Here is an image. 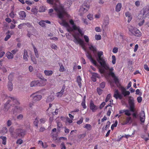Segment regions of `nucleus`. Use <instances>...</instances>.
Wrapping results in <instances>:
<instances>
[{
    "instance_id": "obj_1",
    "label": "nucleus",
    "mask_w": 149,
    "mask_h": 149,
    "mask_svg": "<svg viewBox=\"0 0 149 149\" xmlns=\"http://www.w3.org/2000/svg\"><path fill=\"white\" fill-rule=\"evenodd\" d=\"M69 23L72 26V27L70 26L68 23L65 21H63L60 24L61 25L65 27L67 31L69 32H73L72 35L74 39L73 41L76 44H79L81 46L82 48L86 52V54L87 57L90 60L91 62L95 66L97 65V63L96 61L93 59L92 57L91 54L89 52L86 50V48L84 41L79 38L80 34L83 35L82 31L80 29L79 26H77L75 24L74 21L72 19L69 20Z\"/></svg>"
},
{
    "instance_id": "obj_2",
    "label": "nucleus",
    "mask_w": 149,
    "mask_h": 149,
    "mask_svg": "<svg viewBox=\"0 0 149 149\" xmlns=\"http://www.w3.org/2000/svg\"><path fill=\"white\" fill-rule=\"evenodd\" d=\"M97 50L95 53L93 54L96 56L97 57V60L102 66L106 70L109 69V74L113 78V80L116 84H118L119 83L118 80V78L116 76L113 71V67H109V65L106 63L107 61L104 58L103 53L102 51H98L96 53V55L95 54Z\"/></svg>"
},
{
    "instance_id": "obj_3",
    "label": "nucleus",
    "mask_w": 149,
    "mask_h": 149,
    "mask_svg": "<svg viewBox=\"0 0 149 149\" xmlns=\"http://www.w3.org/2000/svg\"><path fill=\"white\" fill-rule=\"evenodd\" d=\"M47 2L53 5V7L54 10L57 13L59 18L61 20V21H59V24L61 25V22H62L63 21L67 22L66 20L63 19V17L65 16L68 17L69 15L66 12L63 6L59 4L58 0H47Z\"/></svg>"
},
{
    "instance_id": "obj_4",
    "label": "nucleus",
    "mask_w": 149,
    "mask_h": 149,
    "mask_svg": "<svg viewBox=\"0 0 149 149\" xmlns=\"http://www.w3.org/2000/svg\"><path fill=\"white\" fill-rule=\"evenodd\" d=\"M3 98L4 100H7V101L4 105V107L6 109H7L9 107L10 104H9V101H10L11 102H13L14 103L13 104V109L12 111L14 114L19 113L23 110V107L19 105L20 103L17 99L13 97L8 96L7 95L5 94L3 95Z\"/></svg>"
},
{
    "instance_id": "obj_5",
    "label": "nucleus",
    "mask_w": 149,
    "mask_h": 149,
    "mask_svg": "<svg viewBox=\"0 0 149 149\" xmlns=\"http://www.w3.org/2000/svg\"><path fill=\"white\" fill-rule=\"evenodd\" d=\"M148 14V13L146 9H143L141 11L136 19V21L139 26H141L144 23V19L147 17Z\"/></svg>"
},
{
    "instance_id": "obj_6",
    "label": "nucleus",
    "mask_w": 149,
    "mask_h": 149,
    "mask_svg": "<svg viewBox=\"0 0 149 149\" xmlns=\"http://www.w3.org/2000/svg\"><path fill=\"white\" fill-rule=\"evenodd\" d=\"M133 97L131 96L128 97V103L130 106V110H125V114L128 116H130L131 114L130 111L134 112V102Z\"/></svg>"
},
{
    "instance_id": "obj_7",
    "label": "nucleus",
    "mask_w": 149,
    "mask_h": 149,
    "mask_svg": "<svg viewBox=\"0 0 149 149\" xmlns=\"http://www.w3.org/2000/svg\"><path fill=\"white\" fill-rule=\"evenodd\" d=\"M45 89L40 90L37 92L32 94L30 95V97L32 98L33 101L36 102L40 100L42 98V95H37L38 93H39L43 95L45 94Z\"/></svg>"
},
{
    "instance_id": "obj_8",
    "label": "nucleus",
    "mask_w": 149,
    "mask_h": 149,
    "mask_svg": "<svg viewBox=\"0 0 149 149\" xmlns=\"http://www.w3.org/2000/svg\"><path fill=\"white\" fill-rule=\"evenodd\" d=\"M127 28L129 31L133 35L135 36L139 37L141 35V31L137 28L129 25L128 26Z\"/></svg>"
},
{
    "instance_id": "obj_9",
    "label": "nucleus",
    "mask_w": 149,
    "mask_h": 149,
    "mask_svg": "<svg viewBox=\"0 0 149 149\" xmlns=\"http://www.w3.org/2000/svg\"><path fill=\"white\" fill-rule=\"evenodd\" d=\"M84 38L85 42L87 43V45L88 46V48L90 50L92 51L93 53H95L96 51V48L95 46H93L91 43H88L89 40L88 37L85 35L84 36Z\"/></svg>"
},
{
    "instance_id": "obj_10",
    "label": "nucleus",
    "mask_w": 149,
    "mask_h": 149,
    "mask_svg": "<svg viewBox=\"0 0 149 149\" xmlns=\"http://www.w3.org/2000/svg\"><path fill=\"white\" fill-rule=\"evenodd\" d=\"M113 97L116 99H121L122 98L123 96L122 95L120 94L117 89H115L113 95Z\"/></svg>"
},
{
    "instance_id": "obj_11",
    "label": "nucleus",
    "mask_w": 149,
    "mask_h": 149,
    "mask_svg": "<svg viewBox=\"0 0 149 149\" xmlns=\"http://www.w3.org/2000/svg\"><path fill=\"white\" fill-rule=\"evenodd\" d=\"M139 117L140 121L142 123H144L145 119V114L144 111H141L139 114Z\"/></svg>"
},
{
    "instance_id": "obj_12",
    "label": "nucleus",
    "mask_w": 149,
    "mask_h": 149,
    "mask_svg": "<svg viewBox=\"0 0 149 149\" xmlns=\"http://www.w3.org/2000/svg\"><path fill=\"white\" fill-rule=\"evenodd\" d=\"M16 131L17 133V136H24L26 134V131L25 130L20 129H16Z\"/></svg>"
},
{
    "instance_id": "obj_13",
    "label": "nucleus",
    "mask_w": 149,
    "mask_h": 149,
    "mask_svg": "<svg viewBox=\"0 0 149 149\" xmlns=\"http://www.w3.org/2000/svg\"><path fill=\"white\" fill-rule=\"evenodd\" d=\"M14 128L13 127H11L9 129V132L11 136L14 138H16L17 137V133L14 132Z\"/></svg>"
},
{
    "instance_id": "obj_14",
    "label": "nucleus",
    "mask_w": 149,
    "mask_h": 149,
    "mask_svg": "<svg viewBox=\"0 0 149 149\" xmlns=\"http://www.w3.org/2000/svg\"><path fill=\"white\" fill-rule=\"evenodd\" d=\"M122 94L124 97L129 95L130 93V92L128 91H126L125 88L121 86L120 88Z\"/></svg>"
},
{
    "instance_id": "obj_15",
    "label": "nucleus",
    "mask_w": 149,
    "mask_h": 149,
    "mask_svg": "<svg viewBox=\"0 0 149 149\" xmlns=\"http://www.w3.org/2000/svg\"><path fill=\"white\" fill-rule=\"evenodd\" d=\"M54 99V93H53L48 96L46 99V102L47 103L51 102Z\"/></svg>"
},
{
    "instance_id": "obj_16",
    "label": "nucleus",
    "mask_w": 149,
    "mask_h": 149,
    "mask_svg": "<svg viewBox=\"0 0 149 149\" xmlns=\"http://www.w3.org/2000/svg\"><path fill=\"white\" fill-rule=\"evenodd\" d=\"M90 108L93 112H95L98 109L97 107L94 104L93 102L90 103Z\"/></svg>"
},
{
    "instance_id": "obj_17",
    "label": "nucleus",
    "mask_w": 149,
    "mask_h": 149,
    "mask_svg": "<svg viewBox=\"0 0 149 149\" xmlns=\"http://www.w3.org/2000/svg\"><path fill=\"white\" fill-rule=\"evenodd\" d=\"M47 81V79H43L42 80H38V86H43L46 84L45 82Z\"/></svg>"
},
{
    "instance_id": "obj_18",
    "label": "nucleus",
    "mask_w": 149,
    "mask_h": 149,
    "mask_svg": "<svg viewBox=\"0 0 149 149\" xmlns=\"http://www.w3.org/2000/svg\"><path fill=\"white\" fill-rule=\"evenodd\" d=\"M88 10L84 6H81L79 9V14L80 15H82L88 11Z\"/></svg>"
},
{
    "instance_id": "obj_19",
    "label": "nucleus",
    "mask_w": 149,
    "mask_h": 149,
    "mask_svg": "<svg viewBox=\"0 0 149 149\" xmlns=\"http://www.w3.org/2000/svg\"><path fill=\"white\" fill-rule=\"evenodd\" d=\"M19 17L21 19H24L26 17V13L24 11H21L19 13Z\"/></svg>"
},
{
    "instance_id": "obj_20",
    "label": "nucleus",
    "mask_w": 149,
    "mask_h": 149,
    "mask_svg": "<svg viewBox=\"0 0 149 149\" xmlns=\"http://www.w3.org/2000/svg\"><path fill=\"white\" fill-rule=\"evenodd\" d=\"M125 15L126 17H128L127 22L129 23L132 19V16L131 13L129 12H127L125 13Z\"/></svg>"
},
{
    "instance_id": "obj_21",
    "label": "nucleus",
    "mask_w": 149,
    "mask_h": 149,
    "mask_svg": "<svg viewBox=\"0 0 149 149\" xmlns=\"http://www.w3.org/2000/svg\"><path fill=\"white\" fill-rule=\"evenodd\" d=\"M99 77V74L96 73H93L92 74V76L91 77L92 80L94 82L96 81V78Z\"/></svg>"
},
{
    "instance_id": "obj_22",
    "label": "nucleus",
    "mask_w": 149,
    "mask_h": 149,
    "mask_svg": "<svg viewBox=\"0 0 149 149\" xmlns=\"http://www.w3.org/2000/svg\"><path fill=\"white\" fill-rule=\"evenodd\" d=\"M131 118L130 117H127L126 118V121L123 122L122 123V125H125L128 123H130L131 122Z\"/></svg>"
},
{
    "instance_id": "obj_23",
    "label": "nucleus",
    "mask_w": 149,
    "mask_h": 149,
    "mask_svg": "<svg viewBox=\"0 0 149 149\" xmlns=\"http://www.w3.org/2000/svg\"><path fill=\"white\" fill-rule=\"evenodd\" d=\"M82 79L80 76H78L77 77L76 81L78 84V85L80 88L81 86V81Z\"/></svg>"
},
{
    "instance_id": "obj_24",
    "label": "nucleus",
    "mask_w": 149,
    "mask_h": 149,
    "mask_svg": "<svg viewBox=\"0 0 149 149\" xmlns=\"http://www.w3.org/2000/svg\"><path fill=\"white\" fill-rule=\"evenodd\" d=\"M29 56L28 55V52L26 50H24V53L23 55V59L25 61H27L28 60V58Z\"/></svg>"
},
{
    "instance_id": "obj_25",
    "label": "nucleus",
    "mask_w": 149,
    "mask_h": 149,
    "mask_svg": "<svg viewBox=\"0 0 149 149\" xmlns=\"http://www.w3.org/2000/svg\"><path fill=\"white\" fill-rule=\"evenodd\" d=\"M122 7V4L120 3H118L116 6L115 10L116 12H119Z\"/></svg>"
},
{
    "instance_id": "obj_26",
    "label": "nucleus",
    "mask_w": 149,
    "mask_h": 149,
    "mask_svg": "<svg viewBox=\"0 0 149 149\" xmlns=\"http://www.w3.org/2000/svg\"><path fill=\"white\" fill-rule=\"evenodd\" d=\"M64 89L65 87H63L60 92L57 93L56 96L57 97H61L62 96L64 91Z\"/></svg>"
},
{
    "instance_id": "obj_27",
    "label": "nucleus",
    "mask_w": 149,
    "mask_h": 149,
    "mask_svg": "<svg viewBox=\"0 0 149 149\" xmlns=\"http://www.w3.org/2000/svg\"><path fill=\"white\" fill-rule=\"evenodd\" d=\"M7 33L8 34H10V35L8 34L6 35L4 39L6 41H7L10 37V35L13 34V32L12 31H8Z\"/></svg>"
},
{
    "instance_id": "obj_28",
    "label": "nucleus",
    "mask_w": 149,
    "mask_h": 149,
    "mask_svg": "<svg viewBox=\"0 0 149 149\" xmlns=\"http://www.w3.org/2000/svg\"><path fill=\"white\" fill-rule=\"evenodd\" d=\"M44 73L46 76H50L53 73V72L51 70H45L44 71Z\"/></svg>"
},
{
    "instance_id": "obj_29",
    "label": "nucleus",
    "mask_w": 149,
    "mask_h": 149,
    "mask_svg": "<svg viewBox=\"0 0 149 149\" xmlns=\"http://www.w3.org/2000/svg\"><path fill=\"white\" fill-rule=\"evenodd\" d=\"M8 90L10 91H11L13 90V85L11 81H9L8 82Z\"/></svg>"
},
{
    "instance_id": "obj_30",
    "label": "nucleus",
    "mask_w": 149,
    "mask_h": 149,
    "mask_svg": "<svg viewBox=\"0 0 149 149\" xmlns=\"http://www.w3.org/2000/svg\"><path fill=\"white\" fill-rule=\"evenodd\" d=\"M30 86L31 87L38 86V80H34L31 82L30 84Z\"/></svg>"
},
{
    "instance_id": "obj_31",
    "label": "nucleus",
    "mask_w": 149,
    "mask_h": 149,
    "mask_svg": "<svg viewBox=\"0 0 149 149\" xmlns=\"http://www.w3.org/2000/svg\"><path fill=\"white\" fill-rule=\"evenodd\" d=\"M13 10L14 8H13L11 9V12L9 14V16L12 18H14L16 15V14L14 12Z\"/></svg>"
},
{
    "instance_id": "obj_32",
    "label": "nucleus",
    "mask_w": 149,
    "mask_h": 149,
    "mask_svg": "<svg viewBox=\"0 0 149 149\" xmlns=\"http://www.w3.org/2000/svg\"><path fill=\"white\" fill-rule=\"evenodd\" d=\"M103 68H99V71L101 73V74H103V73H104L105 72V70H109V74L111 76L110 74H109V69H108V70H106L104 67H103L102 66Z\"/></svg>"
},
{
    "instance_id": "obj_33",
    "label": "nucleus",
    "mask_w": 149,
    "mask_h": 149,
    "mask_svg": "<svg viewBox=\"0 0 149 149\" xmlns=\"http://www.w3.org/2000/svg\"><path fill=\"white\" fill-rule=\"evenodd\" d=\"M6 56L8 59H12L13 58V55L10 52H8L6 54Z\"/></svg>"
},
{
    "instance_id": "obj_34",
    "label": "nucleus",
    "mask_w": 149,
    "mask_h": 149,
    "mask_svg": "<svg viewBox=\"0 0 149 149\" xmlns=\"http://www.w3.org/2000/svg\"><path fill=\"white\" fill-rule=\"evenodd\" d=\"M72 4V1L71 0H68L65 2V5L67 6L66 8L69 7Z\"/></svg>"
},
{
    "instance_id": "obj_35",
    "label": "nucleus",
    "mask_w": 149,
    "mask_h": 149,
    "mask_svg": "<svg viewBox=\"0 0 149 149\" xmlns=\"http://www.w3.org/2000/svg\"><path fill=\"white\" fill-rule=\"evenodd\" d=\"M59 65L60 66V68L59 69V71L61 72H63L65 71V69L64 68V66L61 63H59Z\"/></svg>"
},
{
    "instance_id": "obj_36",
    "label": "nucleus",
    "mask_w": 149,
    "mask_h": 149,
    "mask_svg": "<svg viewBox=\"0 0 149 149\" xmlns=\"http://www.w3.org/2000/svg\"><path fill=\"white\" fill-rule=\"evenodd\" d=\"M84 127L86 129L88 130H90L92 129V126L88 124H86Z\"/></svg>"
},
{
    "instance_id": "obj_37",
    "label": "nucleus",
    "mask_w": 149,
    "mask_h": 149,
    "mask_svg": "<svg viewBox=\"0 0 149 149\" xmlns=\"http://www.w3.org/2000/svg\"><path fill=\"white\" fill-rule=\"evenodd\" d=\"M0 138L2 140V143L4 145H5L6 143V136H1Z\"/></svg>"
},
{
    "instance_id": "obj_38",
    "label": "nucleus",
    "mask_w": 149,
    "mask_h": 149,
    "mask_svg": "<svg viewBox=\"0 0 149 149\" xmlns=\"http://www.w3.org/2000/svg\"><path fill=\"white\" fill-rule=\"evenodd\" d=\"M46 10V7L44 6H41L39 8V11L42 12L45 11Z\"/></svg>"
},
{
    "instance_id": "obj_39",
    "label": "nucleus",
    "mask_w": 149,
    "mask_h": 149,
    "mask_svg": "<svg viewBox=\"0 0 149 149\" xmlns=\"http://www.w3.org/2000/svg\"><path fill=\"white\" fill-rule=\"evenodd\" d=\"M33 47L34 49L35 55L37 58H38L39 57V55L38 51L36 48V47L34 46V45H33Z\"/></svg>"
},
{
    "instance_id": "obj_40",
    "label": "nucleus",
    "mask_w": 149,
    "mask_h": 149,
    "mask_svg": "<svg viewBox=\"0 0 149 149\" xmlns=\"http://www.w3.org/2000/svg\"><path fill=\"white\" fill-rule=\"evenodd\" d=\"M39 24L42 27H44L45 26V21L42 20L39 22Z\"/></svg>"
},
{
    "instance_id": "obj_41",
    "label": "nucleus",
    "mask_w": 149,
    "mask_h": 149,
    "mask_svg": "<svg viewBox=\"0 0 149 149\" xmlns=\"http://www.w3.org/2000/svg\"><path fill=\"white\" fill-rule=\"evenodd\" d=\"M118 124V121L117 120H116L115 123L112 124L111 127V129L112 130L114 129V127H116Z\"/></svg>"
},
{
    "instance_id": "obj_42",
    "label": "nucleus",
    "mask_w": 149,
    "mask_h": 149,
    "mask_svg": "<svg viewBox=\"0 0 149 149\" xmlns=\"http://www.w3.org/2000/svg\"><path fill=\"white\" fill-rule=\"evenodd\" d=\"M13 76L14 75L13 73H11L9 74L8 77V79L9 81H11L13 80Z\"/></svg>"
},
{
    "instance_id": "obj_43",
    "label": "nucleus",
    "mask_w": 149,
    "mask_h": 149,
    "mask_svg": "<svg viewBox=\"0 0 149 149\" xmlns=\"http://www.w3.org/2000/svg\"><path fill=\"white\" fill-rule=\"evenodd\" d=\"M112 63L113 65H114L116 63V58L114 55H113L112 56Z\"/></svg>"
},
{
    "instance_id": "obj_44",
    "label": "nucleus",
    "mask_w": 149,
    "mask_h": 149,
    "mask_svg": "<svg viewBox=\"0 0 149 149\" xmlns=\"http://www.w3.org/2000/svg\"><path fill=\"white\" fill-rule=\"evenodd\" d=\"M38 120H39V119L37 118H36L34 122H33V123H34V125L35 126H36L37 127H38Z\"/></svg>"
},
{
    "instance_id": "obj_45",
    "label": "nucleus",
    "mask_w": 149,
    "mask_h": 149,
    "mask_svg": "<svg viewBox=\"0 0 149 149\" xmlns=\"http://www.w3.org/2000/svg\"><path fill=\"white\" fill-rule=\"evenodd\" d=\"M87 17L89 20H92L93 19V15L92 14H88L87 16Z\"/></svg>"
},
{
    "instance_id": "obj_46",
    "label": "nucleus",
    "mask_w": 149,
    "mask_h": 149,
    "mask_svg": "<svg viewBox=\"0 0 149 149\" xmlns=\"http://www.w3.org/2000/svg\"><path fill=\"white\" fill-rule=\"evenodd\" d=\"M109 24V21H105L103 23L102 26H103L106 27Z\"/></svg>"
},
{
    "instance_id": "obj_47",
    "label": "nucleus",
    "mask_w": 149,
    "mask_h": 149,
    "mask_svg": "<svg viewBox=\"0 0 149 149\" xmlns=\"http://www.w3.org/2000/svg\"><path fill=\"white\" fill-rule=\"evenodd\" d=\"M95 38L96 40H100L101 38V36L100 35H95Z\"/></svg>"
},
{
    "instance_id": "obj_48",
    "label": "nucleus",
    "mask_w": 149,
    "mask_h": 149,
    "mask_svg": "<svg viewBox=\"0 0 149 149\" xmlns=\"http://www.w3.org/2000/svg\"><path fill=\"white\" fill-rule=\"evenodd\" d=\"M27 24H28V23H23L22 24H19V25H18V27L19 29H22V27L23 26H24L26 25H27Z\"/></svg>"
},
{
    "instance_id": "obj_49",
    "label": "nucleus",
    "mask_w": 149,
    "mask_h": 149,
    "mask_svg": "<svg viewBox=\"0 0 149 149\" xmlns=\"http://www.w3.org/2000/svg\"><path fill=\"white\" fill-rule=\"evenodd\" d=\"M23 140L21 139H19L17 140L16 143L17 144H18L21 145L23 143Z\"/></svg>"
},
{
    "instance_id": "obj_50",
    "label": "nucleus",
    "mask_w": 149,
    "mask_h": 149,
    "mask_svg": "<svg viewBox=\"0 0 149 149\" xmlns=\"http://www.w3.org/2000/svg\"><path fill=\"white\" fill-rule=\"evenodd\" d=\"M58 112H59L58 109H55L54 112L51 111V113H52L53 114V115H54V114L57 115L58 114Z\"/></svg>"
},
{
    "instance_id": "obj_51",
    "label": "nucleus",
    "mask_w": 149,
    "mask_h": 149,
    "mask_svg": "<svg viewBox=\"0 0 149 149\" xmlns=\"http://www.w3.org/2000/svg\"><path fill=\"white\" fill-rule=\"evenodd\" d=\"M83 120V118L81 117L79 120L77 121V123L78 125H80L82 123Z\"/></svg>"
},
{
    "instance_id": "obj_52",
    "label": "nucleus",
    "mask_w": 149,
    "mask_h": 149,
    "mask_svg": "<svg viewBox=\"0 0 149 149\" xmlns=\"http://www.w3.org/2000/svg\"><path fill=\"white\" fill-rule=\"evenodd\" d=\"M2 131L3 133H6L7 132L8 129L6 127H3L2 129Z\"/></svg>"
},
{
    "instance_id": "obj_53",
    "label": "nucleus",
    "mask_w": 149,
    "mask_h": 149,
    "mask_svg": "<svg viewBox=\"0 0 149 149\" xmlns=\"http://www.w3.org/2000/svg\"><path fill=\"white\" fill-rule=\"evenodd\" d=\"M118 51V48L116 47H114L113 49L112 52L114 53H117Z\"/></svg>"
},
{
    "instance_id": "obj_54",
    "label": "nucleus",
    "mask_w": 149,
    "mask_h": 149,
    "mask_svg": "<svg viewBox=\"0 0 149 149\" xmlns=\"http://www.w3.org/2000/svg\"><path fill=\"white\" fill-rule=\"evenodd\" d=\"M97 91L99 95H101L102 94V90L99 88H97Z\"/></svg>"
},
{
    "instance_id": "obj_55",
    "label": "nucleus",
    "mask_w": 149,
    "mask_h": 149,
    "mask_svg": "<svg viewBox=\"0 0 149 149\" xmlns=\"http://www.w3.org/2000/svg\"><path fill=\"white\" fill-rule=\"evenodd\" d=\"M86 102L82 101L81 103V105L85 109H86L87 107V106L86 105Z\"/></svg>"
},
{
    "instance_id": "obj_56",
    "label": "nucleus",
    "mask_w": 149,
    "mask_h": 149,
    "mask_svg": "<svg viewBox=\"0 0 149 149\" xmlns=\"http://www.w3.org/2000/svg\"><path fill=\"white\" fill-rule=\"evenodd\" d=\"M31 11L33 14L36 13L37 12V9L35 8H33L31 10Z\"/></svg>"
},
{
    "instance_id": "obj_57",
    "label": "nucleus",
    "mask_w": 149,
    "mask_h": 149,
    "mask_svg": "<svg viewBox=\"0 0 149 149\" xmlns=\"http://www.w3.org/2000/svg\"><path fill=\"white\" fill-rule=\"evenodd\" d=\"M60 147L61 149H66V147L65 146L64 143L63 142H62L61 145Z\"/></svg>"
},
{
    "instance_id": "obj_58",
    "label": "nucleus",
    "mask_w": 149,
    "mask_h": 149,
    "mask_svg": "<svg viewBox=\"0 0 149 149\" xmlns=\"http://www.w3.org/2000/svg\"><path fill=\"white\" fill-rule=\"evenodd\" d=\"M111 97V95L110 94H109L107 95V97L105 100V102H108L110 99V97Z\"/></svg>"
},
{
    "instance_id": "obj_59",
    "label": "nucleus",
    "mask_w": 149,
    "mask_h": 149,
    "mask_svg": "<svg viewBox=\"0 0 149 149\" xmlns=\"http://www.w3.org/2000/svg\"><path fill=\"white\" fill-rule=\"evenodd\" d=\"M142 97L141 96H139L137 97V100L138 103H141L142 101Z\"/></svg>"
},
{
    "instance_id": "obj_60",
    "label": "nucleus",
    "mask_w": 149,
    "mask_h": 149,
    "mask_svg": "<svg viewBox=\"0 0 149 149\" xmlns=\"http://www.w3.org/2000/svg\"><path fill=\"white\" fill-rule=\"evenodd\" d=\"M66 120L67 122L69 123H71L72 122V120L70 119L68 117H67L66 119Z\"/></svg>"
},
{
    "instance_id": "obj_61",
    "label": "nucleus",
    "mask_w": 149,
    "mask_h": 149,
    "mask_svg": "<svg viewBox=\"0 0 149 149\" xmlns=\"http://www.w3.org/2000/svg\"><path fill=\"white\" fill-rule=\"evenodd\" d=\"M66 36L67 38L70 40H72L71 36L68 33H66Z\"/></svg>"
},
{
    "instance_id": "obj_62",
    "label": "nucleus",
    "mask_w": 149,
    "mask_h": 149,
    "mask_svg": "<svg viewBox=\"0 0 149 149\" xmlns=\"http://www.w3.org/2000/svg\"><path fill=\"white\" fill-rule=\"evenodd\" d=\"M83 6H84V7H86V9L88 10L90 8V6L88 4H84L83 5Z\"/></svg>"
},
{
    "instance_id": "obj_63",
    "label": "nucleus",
    "mask_w": 149,
    "mask_h": 149,
    "mask_svg": "<svg viewBox=\"0 0 149 149\" xmlns=\"http://www.w3.org/2000/svg\"><path fill=\"white\" fill-rule=\"evenodd\" d=\"M23 118V116L22 114H19L17 117V118L19 120L22 119Z\"/></svg>"
},
{
    "instance_id": "obj_64",
    "label": "nucleus",
    "mask_w": 149,
    "mask_h": 149,
    "mask_svg": "<svg viewBox=\"0 0 149 149\" xmlns=\"http://www.w3.org/2000/svg\"><path fill=\"white\" fill-rule=\"evenodd\" d=\"M46 120V119L44 118H41L40 120V122L42 123H44Z\"/></svg>"
}]
</instances>
